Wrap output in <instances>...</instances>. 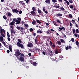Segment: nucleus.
Instances as JSON below:
<instances>
[{
  "label": "nucleus",
  "mask_w": 79,
  "mask_h": 79,
  "mask_svg": "<svg viewBox=\"0 0 79 79\" xmlns=\"http://www.w3.org/2000/svg\"><path fill=\"white\" fill-rule=\"evenodd\" d=\"M0 42H3V37L2 36L0 37Z\"/></svg>",
  "instance_id": "2eb2a0df"
},
{
  "label": "nucleus",
  "mask_w": 79,
  "mask_h": 79,
  "mask_svg": "<svg viewBox=\"0 0 79 79\" xmlns=\"http://www.w3.org/2000/svg\"><path fill=\"white\" fill-rule=\"evenodd\" d=\"M24 25L25 26V27H27L29 26H28V25H27V24L26 23L24 24Z\"/></svg>",
  "instance_id": "c03bdc74"
},
{
  "label": "nucleus",
  "mask_w": 79,
  "mask_h": 79,
  "mask_svg": "<svg viewBox=\"0 0 79 79\" xmlns=\"http://www.w3.org/2000/svg\"><path fill=\"white\" fill-rule=\"evenodd\" d=\"M54 7H55V8H60V6L57 5L55 6H54Z\"/></svg>",
  "instance_id": "4c0bfd02"
},
{
  "label": "nucleus",
  "mask_w": 79,
  "mask_h": 79,
  "mask_svg": "<svg viewBox=\"0 0 79 79\" xmlns=\"http://www.w3.org/2000/svg\"><path fill=\"white\" fill-rule=\"evenodd\" d=\"M45 2L47 4H50V0H46Z\"/></svg>",
  "instance_id": "f8f14e48"
},
{
  "label": "nucleus",
  "mask_w": 79,
  "mask_h": 79,
  "mask_svg": "<svg viewBox=\"0 0 79 79\" xmlns=\"http://www.w3.org/2000/svg\"><path fill=\"white\" fill-rule=\"evenodd\" d=\"M52 2L53 3H56V2H57V1H56V0H52Z\"/></svg>",
  "instance_id": "ea45409f"
},
{
  "label": "nucleus",
  "mask_w": 79,
  "mask_h": 79,
  "mask_svg": "<svg viewBox=\"0 0 79 79\" xmlns=\"http://www.w3.org/2000/svg\"><path fill=\"white\" fill-rule=\"evenodd\" d=\"M39 50H40L39 49H38L37 48H35V50L36 52H37V51L39 52Z\"/></svg>",
  "instance_id": "393cba45"
},
{
  "label": "nucleus",
  "mask_w": 79,
  "mask_h": 79,
  "mask_svg": "<svg viewBox=\"0 0 79 79\" xmlns=\"http://www.w3.org/2000/svg\"><path fill=\"white\" fill-rule=\"evenodd\" d=\"M48 52H50V53H51V54H50V53H49V52L48 54L51 56H52V53H53V52L52 51L50 50L49 49H48Z\"/></svg>",
  "instance_id": "39448f33"
},
{
  "label": "nucleus",
  "mask_w": 79,
  "mask_h": 79,
  "mask_svg": "<svg viewBox=\"0 0 79 79\" xmlns=\"http://www.w3.org/2000/svg\"><path fill=\"white\" fill-rule=\"evenodd\" d=\"M1 35L2 36V37H4V38L5 37V35L4 34H3V33L1 34Z\"/></svg>",
  "instance_id": "f704fd0d"
},
{
  "label": "nucleus",
  "mask_w": 79,
  "mask_h": 79,
  "mask_svg": "<svg viewBox=\"0 0 79 79\" xmlns=\"http://www.w3.org/2000/svg\"><path fill=\"white\" fill-rule=\"evenodd\" d=\"M55 53L56 54H58V49H56V50L55 51Z\"/></svg>",
  "instance_id": "c85d7f7f"
},
{
  "label": "nucleus",
  "mask_w": 79,
  "mask_h": 79,
  "mask_svg": "<svg viewBox=\"0 0 79 79\" xmlns=\"http://www.w3.org/2000/svg\"><path fill=\"white\" fill-rule=\"evenodd\" d=\"M20 56H22V57H24V55L23 54H22V53H20Z\"/></svg>",
  "instance_id": "79ce46f5"
},
{
  "label": "nucleus",
  "mask_w": 79,
  "mask_h": 79,
  "mask_svg": "<svg viewBox=\"0 0 79 79\" xmlns=\"http://www.w3.org/2000/svg\"><path fill=\"white\" fill-rule=\"evenodd\" d=\"M19 60L20 61H24V58L23 57L20 56L19 57Z\"/></svg>",
  "instance_id": "1a4fd4ad"
},
{
  "label": "nucleus",
  "mask_w": 79,
  "mask_h": 79,
  "mask_svg": "<svg viewBox=\"0 0 79 79\" xmlns=\"http://www.w3.org/2000/svg\"><path fill=\"white\" fill-rule=\"evenodd\" d=\"M10 32L11 34H15V31H14V30H12V29H10Z\"/></svg>",
  "instance_id": "a211bd4d"
},
{
  "label": "nucleus",
  "mask_w": 79,
  "mask_h": 79,
  "mask_svg": "<svg viewBox=\"0 0 79 79\" xmlns=\"http://www.w3.org/2000/svg\"><path fill=\"white\" fill-rule=\"evenodd\" d=\"M33 34L34 37H35V35H36V33H34Z\"/></svg>",
  "instance_id": "052dcab7"
},
{
  "label": "nucleus",
  "mask_w": 79,
  "mask_h": 79,
  "mask_svg": "<svg viewBox=\"0 0 79 79\" xmlns=\"http://www.w3.org/2000/svg\"><path fill=\"white\" fill-rule=\"evenodd\" d=\"M12 11L13 12V13H19V10H18L17 9H12Z\"/></svg>",
  "instance_id": "20e7f679"
},
{
  "label": "nucleus",
  "mask_w": 79,
  "mask_h": 79,
  "mask_svg": "<svg viewBox=\"0 0 79 79\" xmlns=\"http://www.w3.org/2000/svg\"><path fill=\"white\" fill-rule=\"evenodd\" d=\"M38 12L39 13L40 15L42 14V11H41L40 9H38Z\"/></svg>",
  "instance_id": "ddd939ff"
},
{
  "label": "nucleus",
  "mask_w": 79,
  "mask_h": 79,
  "mask_svg": "<svg viewBox=\"0 0 79 79\" xmlns=\"http://www.w3.org/2000/svg\"><path fill=\"white\" fill-rule=\"evenodd\" d=\"M43 54V55H45L46 54H45V52L43 51L42 52Z\"/></svg>",
  "instance_id": "e2e57ef3"
},
{
  "label": "nucleus",
  "mask_w": 79,
  "mask_h": 79,
  "mask_svg": "<svg viewBox=\"0 0 79 79\" xmlns=\"http://www.w3.org/2000/svg\"><path fill=\"white\" fill-rule=\"evenodd\" d=\"M17 22V23H15V24H16V25H18V24H19L21 23V21H19V20H18V21L17 22Z\"/></svg>",
  "instance_id": "412c9836"
},
{
  "label": "nucleus",
  "mask_w": 79,
  "mask_h": 79,
  "mask_svg": "<svg viewBox=\"0 0 79 79\" xmlns=\"http://www.w3.org/2000/svg\"><path fill=\"white\" fill-rule=\"evenodd\" d=\"M75 26L76 27H78V25L76 23H75Z\"/></svg>",
  "instance_id": "69168bd1"
},
{
  "label": "nucleus",
  "mask_w": 79,
  "mask_h": 79,
  "mask_svg": "<svg viewBox=\"0 0 79 79\" xmlns=\"http://www.w3.org/2000/svg\"><path fill=\"white\" fill-rule=\"evenodd\" d=\"M76 33H79V29H76Z\"/></svg>",
  "instance_id": "09e8293b"
},
{
  "label": "nucleus",
  "mask_w": 79,
  "mask_h": 79,
  "mask_svg": "<svg viewBox=\"0 0 79 79\" xmlns=\"http://www.w3.org/2000/svg\"><path fill=\"white\" fill-rule=\"evenodd\" d=\"M50 46L52 47H55V43H53V44H52V42L51 41H50Z\"/></svg>",
  "instance_id": "7ed1b4c3"
},
{
  "label": "nucleus",
  "mask_w": 79,
  "mask_h": 79,
  "mask_svg": "<svg viewBox=\"0 0 79 79\" xmlns=\"http://www.w3.org/2000/svg\"><path fill=\"white\" fill-rule=\"evenodd\" d=\"M27 46L29 47H33V44L31 43H28Z\"/></svg>",
  "instance_id": "0eeeda50"
},
{
  "label": "nucleus",
  "mask_w": 79,
  "mask_h": 79,
  "mask_svg": "<svg viewBox=\"0 0 79 79\" xmlns=\"http://www.w3.org/2000/svg\"><path fill=\"white\" fill-rule=\"evenodd\" d=\"M76 44L77 45V47H79V42H78V41H76Z\"/></svg>",
  "instance_id": "f3484780"
},
{
  "label": "nucleus",
  "mask_w": 79,
  "mask_h": 79,
  "mask_svg": "<svg viewBox=\"0 0 79 79\" xmlns=\"http://www.w3.org/2000/svg\"><path fill=\"white\" fill-rule=\"evenodd\" d=\"M37 33H38L39 34H42V32L40 30H38L37 31Z\"/></svg>",
  "instance_id": "cd10ccee"
},
{
  "label": "nucleus",
  "mask_w": 79,
  "mask_h": 79,
  "mask_svg": "<svg viewBox=\"0 0 79 79\" xmlns=\"http://www.w3.org/2000/svg\"><path fill=\"white\" fill-rule=\"evenodd\" d=\"M71 48H72V47H71V46H69V47L67 46L66 47H65V49L67 50H68V49H71Z\"/></svg>",
  "instance_id": "9b49d317"
},
{
  "label": "nucleus",
  "mask_w": 79,
  "mask_h": 79,
  "mask_svg": "<svg viewBox=\"0 0 79 79\" xmlns=\"http://www.w3.org/2000/svg\"><path fill=\"white\" fill-rule=\"evenodd\" d=\"M33 29L32 28H31L30 29V32H32V31H33Z\"/></svg>",
  "instance_id": "4d7b16f0"
},
{
  "label": "nucleus",
  "mask_w": 79,
  "mask_h": 79,
  "mask_svg": "<svg viewBox=\"0 0 79 79\" xmlns=\"http://www.w3.org/2000/svg\"><path fill=\"white\" fill-rule=\"evenodd\" d=\"M10 37H7V40L8 41H9V42H10V40H11V39Z\"/></svg>",
  "instance_id": "37998d69"
},
{
  "label": "nucleus",
  "mask_w": 79,
  "mask_h": 79,
  "mask_svg": "<svg viewBox=\"0 0 79 79\" xmlns=\"http://www.w3.org/2000/svg\"><path fill=\"white\" fill-rule=\"evenodd\" d=\"M31 13L32 16H35V15H36V14H37V13H36L34 11H31Z\"/></svg>",
  "instance_id": "6e6552de"
},
{
  "label": "nucleus",
  "mask_w": 79,
  "mask_h": 79,
  "mask_svg": "<svg viewBox=\"0 0 79 79\" xmlns=\"http://www.w3.org/2000/svg\"><path fill=\"white\" fill-rule=\"evenodd\" d=\"M7 37H10V34H9V33H8V32L7 31Z\"/></svg>",
  "instance_id": "473e14b6"
},
{
  "label": "nucleus",
  "mask_w": 79,
  "mask_h": 79,
  "mask_svg": "<svg viewBox=\"0 0 79 79\" xmlns=\"http://www.w3.org/2000/svg\"><path fill=\"white\" fill-rule=\"evenodd\" d=\"M35 42H37L38 40H37V38H35Z\"/></svg>",
  "instance_id": "13d9d810"
},
{
  "label": "nucleus",
  "mask_w": 79,
  "mask_h": 79,
  "mask_svg": "<svg viewBox=\"0 0 79 79\" xmlns=\"http://www.w3.org/2000/svg\"><path fill=\"white\" fill-rule=\"evenodd\" d=\"M57 22H58V23H61V21H60V20H56Z\"/></svg>",
  "instance_id": "864d4df0"
},
{
  "label": "nucleus",
  "mask_w": 79,
  "mask_h": 79,
  "mask_svg": "<svg viewBox=\"0 0 79 79\" xmlns=\"http://www.w3.org/2000/svg\"><path fill=\"white\" fill-rule=\"evenodd\" d=\"M18 41L19 42H17V45L18 47H20L21 48H24V46L22 44L20 43L22 42V41H21V39H18Z\"/></svg>",
  "instance_id": "f257e3e1"
},
{
  "label": "nucleus",
  "mask_w": 79,
  "mask_h": 79,
  "mask_svg": "<svg viewBox=\"0 0 79 79\" xmlns=\"http://www.w3.org/2000/svg\"><path fill=\"white\" fill-rule=\"evenodd\" d=\"M75 32H76V29H74L73 31V34H74L75 33Z\"/></svg>",
  "instance_id": "58836bf2"
},
{
  "label": "nucleus",
  "mask_w": 79,
  "mask_h": 79,
  "mask_svg": "<svg viewBox=\"0 0 79 79\" xmlns=\"http://www.w3.org/2000/svg\"><path fill=\"white\" fill-rule=\"evenodd\" d=\"M19 14L21 15V14L22 13V11L21 10H20L19 11Z\"/></svg>",
  "instance_id": "bf43d9fd"
},
{
  "label": "nucleus",
  "mask_w": 79,
  "mask_h": 79,
  "mask_svg": "<svg viewBox=\"0 0 79 79\" xmlns=\"http://www.w3.org/2000/svg\"><path fill=\"white\" fill-rule=\"evenodd\" d=\"M32 64L34 65V66H36V65H37V63L36 62H34Z\"/></svg>",
  "instance_id": "c756f323"
},
{
  "label": "nucleus",
  "mask_w": 79,
  "mask_h": 79,
  "mask_svg": "<svg viewBox=\"0 0 79 79\" xmlns=\"http://www.w3.org/2000/svg\"><path fill=\"white\" fill-rule=\"evenodd\" d=\"M69 2L70 3H73V0H69Z\"/></svg>",
  "instance_id": "de8ad7c7"
},
{
  "label": "nucleus",
  "mask_w": 79,
  "mask_h": 79,
  "mask_svg": "<svg viewBox=\"0 0 79 79\" xmlns=\"http://www.w3.org/2000/svg\"><path fill=\"white\" fill-rule=\"evenodd\" d=\"M36 22H37V23L39 24H41V23H42V22L40 21V20H36Z\"/></svg>",
  "instance_id": "bb28decb"
},
{
  "label": "nucleus",
  "mask_w": 79,
  "mask_h": 79,
  "mask_svg": "<svg viewBox=\"0 0 79 79\" xmlns=\"http://www.w3.org/2000/svg\"><path fill=\"white\" fill-rule=\"evenodd\" d=\"M70 8L73 9V5H71L70 6Z\"/></svg>",
  "instance_id": "8fccbe9b"
},
{
  "label": "nucleus",
  "mask_w": 79,
  "mask_h": 79,
  "mask_svg": "<svg viewBox=\"0 0 79 79\" xmlns=\"http://www.w3.org/2000/svg\"><path fill=\"white\" fill-rule=\"evenodd\" d=\"M45 44L47 47H49V45H48V43H47V42Z\"/></svg>",
  "instance_id": "603ef678"
},
{
  "label": "nucleus",
  "mask_w": 79,
  "mask_h": 79,
  "mask_svg": "<svg viewBox=\"0 0 79 79\" xmlns=\"http://www.w3.org/2000/svg\"><path fill=\"white\" fill-rule=\"evenodd\" d=\"M16 28L18 30H19V31H20L21 30V27H19L17 26L16 27Z\"/></svg>",
  "instance_id": "7c9ffc66"
},
{
  "label": "nucleus",
  "mask_w": 79,
  "mask_h": 79,
  "mask_svg": "<svg viewBox=\"0 0 79 79\" xmlns=\"http://www.w3.org/2000/svg\"><path fill=\"white\" fill-rule=\"evenodd\" d=\"M20 31L22 33H23L24 32V29H23V27H21V29H20Z\"/></svg>",
  "instance_id": "dca6fc26"
},
{
  "label": "nucleus",
  "mask_w": 79,
  "mask_h": 79,
  "mask_svg": "<svg viewBox=\"0 0 79 79\" xmlns=\"http://www.w3.org/2000/svg\"><path fill=\"white\" fill-rule=\"evenodd\" d=\"M71 41H72L73 42H74V39L73 38L71 39Z\"/></svg>",
  "instance_id": "3c124183"
},
{
  "label": "nucleus",
  "mask_w": 79,
  "mask_h": 79,
  "mask_svg": "<svg viewBox=\"0 0 79 79\" xmlns=\"http://www.w3.org/2000/svg\"><path fill=\"white\" fill-rule=\"evenodd\" d=\"M7 15L8 16H11L12 15V14L11 13L9 12L7 13Z\"/></svg>",
  "instance_id": "b1692460"
},
{
  "label": "nucleus",
  "mask_w": 79,
  "mask_h": 79,
  "mask_svg": "<svg viewBox=\"0 0 79 79\" xmlns=\"http://www.w3.org/2000/svg\"><path fill=\"white\" fill-rule=\"evenodd\" d=\"M30 63H31V64H33V62L32 61V60H31L30 61Z\"/></svg>",
  "instance_id": "680f3d73"
},
{
  "label": "nucleus",
  "mask_w": 79,
  "mask_h": 79,
  "mask_svg": "<svg viewBox=\"0 0 79 79\" xmlns=\"http://www.w3.org/2000/svg\"><path fill=\"white\" fill-rule=\"evenodd\" d=\"M28 55L29 56H31V53H28Z\"/></svg>",
  "instance_id": "774afa93"
},
{
  "label": "nucleus",
  "mask_w": 79,
  "mask_h": 79,
  "mask_svg": "<svg viewBox=\"0 0 79 79\" xmlns=\"http://www.w3.org/2000/svg\"><path fill=\"white\" fill-rule=\"evenodd\" d=\"M57 44L58 45H60L61 44V43L60 41H57Z\"/></svg>",
  "instance_id": "72a5a7b5"
},
{
  "label": "nucleus",
  "mask_w": 79,
  "mask_h": 79,
  "mask_svg": "<svg viewBox=\"0 0 79 79\" xmlns=\"http://www.w3.org/2000/svg\"><path fill=\"white\" fill-rule=\"evenodd\" d=\"M13 21L14 22H17L18 20V19H16V18H15L13 19Z\"/></svg>",
  "instance_id": "5701e85b"
},
{
  "label": "nucleus",
  "mask_w": 79,
  "mask_h": 79,
  "mask_svg": "<svg viewBox=\"0 0 79 79\" xmlns=\"http://www.w3.org/2000/svg\"><path fill=\"white\" fill-rule=\"evenodd\" d=\"M32 10L34 11H35L36 10V9H35V7H33L32 8Z\"/></svg>",
  "instance_id": "aec40b11"
},
{
  "label": "nucleus",
  "mask_w": 79,
  "mask_h": 79,
  "mask_svg": "<svg viewBox=\"0 0 79 79\" xmlns=\"http://www.w3.org/2000/svg\"><path fill=\"white\" fill-rule=\"evenodd\" d=\"M3 18L4 19L6 20V19H7V17H6V16H3Z\"/></svg>",
  "instance_id": "a19ab883"
},
{
  "label": "nucleus",
  "mask_w": 79,
  "mask_h": 79,
  "mask_svg": "<svg viewBox=\"0 0 79 79\" xmlns=\"http://www.w3.org/2000/svg\"><path fill=\"white\" fill-rule=\"evenodd\" d=\"M3 32H4V34H5V30L3 29H1L0 30V33L1 34H3Z\"/></svg>",
  "instance_id": "423d86ee"
},
{
  "label": "nucleus",
  "mask_w": 79,
  "mask_h": 79,
  "mask_svg": "<svg viewBox=\"0 0 79 79\" xmlns=\"http://www.w3.org/2000/svg\"><path fill=\"white\" fill-rule=\"evenodd\" d=\"M56 15H57V16H60L61 17V16H62V14H57Z\"/></svg>",
  "instance_id": "4be33fe9"
},
{
  "label": "nucleus",
  "mask_w": 79,
  "mask_h": 79,
  "mask_svg": "<svg viewBox=\"0 0 79 79\" xmlns=\"http://www.w3.org/2000/svg\"><path fill=\"white\" fill-rule=\"evenodd\" d=\"M20 52L19 50H16L15 53V56L18 57V56H19L20 55Z\"/></svg>",
  "instance_id": "f03ea898"
},
{
  "label": "nucleus",
  "mask_w": 79,
  "mask_h": 79,
  "mask_svg": "<svg viewBox=\"0 0 79 79\" xmlns=\"http://www.w3.org/2000/svg\"><path fill=\"white\" fill-rule=\"evenodd\" d=\"M9 47V48L10 51V52H13V51L12 50V46L11 45H9L8 46Z\"/></svg>",
  "instance_id": "9d476101"
},
{
  "label": "nucleus",
  "mask_w": 79,
  "mask_h": 79,
  "mask_svg": "<svg viewBox=\"0 0 79 79\" xmlns=\"http://www.w3.org/2000/svg\"><path fill=\"white\" fill-rule=\"evenodd\" d=\"M70 26H71V27H73V24L71 22L70 23Z\"/></svg>",
  "instance_id": "0e129e2a"
},
{
  "label": "nucleus",
  "mask_w": 79,
  "mask_h": 79,
  "mask_svg": "<svg viewBox=\"0 0 79 79\" xmlns=\"http://www.w3.org/2000/svg\"><path fill=\"white\" fill-rule=\"evenodd\" d=\"M4 45L5 47H6V48H8V46H7V45L6 44V43H5L4 44Z\"/></svg>",
  "instance_id": "5fc2aeb1"
},
{
  "label": "nucleus",
  "mask_w": 79,
  "mask_h": 79,
  "mask_svg": "<svg viewBox=\"0 0 79 79\" xmlns=\"http://www.w3.org/2000/svg\"><path fill=\"white\" fill-rule=\"evenodd\" d=\"M17 20L19 21H21V18L19 17V18H17Z\"/></svg>",
  "instance_id": "c9c22d12"
},
{
  "label": "nucleus",
  "mask_w": 79,
  "mask_h": 79,
  "mask_svg": "<svg viewBox=\"0 0 79 79\" xmlns=\"http://www.w3.org/2000/svg\"><path fill=\"white\" fill-rule=\"evenodd\" d=\"M22 5H25V3H24V2L23 1L22 2Z\"/></svg>",
  "instance_id": "6e6d98bb"
},
{
  "label": "nucleus",
  "mask_w": 79,
  "mask_h": 79,
  "mask_svg": "<svg viewBox=\"0 0 79 79\" xmlns=\"http://www.w3.org/2000/svg\"><path fill=\"white\" fill-rule=\"evenodd\" d=\"M32 24H33L34 25V24H35L36 23V21H34L32 22Z\"/></svg>",
  "instance_id": "e433bc0d"
},
{
  "label": "nucleus",
  "mask_w": 79,
  "mask_h": 79,
  "mask_svg": "<svg viewBox=\"0 0 79 79\" xmlns=\"http://www.w3.org/2000/svg\"><path fill=\"white\" fill-rule=\"evenodd\" d=\"M60 9L62 11H64V8H63V7L62 6L61 7H60Z\"/></svg>",
  "instance_id": "a878e982"
},
{
  "label": "nucleus",
  "mask_w": 79,
  "mask_h": 79,
  "mask_svg": "<svg viewBox=\"0 0 79 79\" xmlns=\"http://www.w3.org/2000/svg\"><path fill=\"white\" fill-rule=\"evenodd\" d=\"M66 3L67 5H69V2L68 1H67V0L66 1Z\"/></svg>",
  "instance_id": "a18cd8bd"
},
{
  "label": "nucleus",
  "mask_w": 79,
  "mask_h": 79,
  "mask_svg": "<svg viewBox=\"0 0 79 79\" xmlns=\"http://www.w3.org/2000/svg\"><path fill=\"white\" fill-rule=\"evenodd\" d=\"M60 41L62 43H65V41L63 39H60Z\"/></svg>",
  "instance_id": "6ab92c4d"
},
{
  "label": "nucleus",
  "mask_w": 79,
  "mask_h": 79,
  "mask_svg": "<svg viewBox=\"0 0 79 79\" xmlns=\"http://www.w3.org/2000/svg\"><path fill=\"white\" fill-rule=\"evenodd\" d=\"M15 23V22L13 21L12 22L10 23L9 24L10 25H13Z\"/></svg>",
  "instance_id": "4468645a"
},
{
  "label": "nucleus",
  "mask_w": 79,
  "mask_h": 79,
  "mask_svg": "<svg viewBox=\"0 0 79 79\" xmlns=\"http://www.w3.org/2000/svg\"><path fill=\"white\" fill-rule=\"evenodd\" d=\"M54 24L56 26H58V24L56 23V22H53Z\"/></svg>",
  "instance_id": "2f4dec72"
},
{
  "label": "nucleus",
  "mask_w": 79,
  "mask_h": 79,
  "mask_svg": "<svg viewBox=\"0 0 79 79\" xmlns=\"http://www.w3.org/2000/svg\"><path fill=\"white\" fill-rule=\"evenodd\" d=\"M69 17L70 18H73V15L71 14H69Z\"/></svg>",
  "instance_id": "49530a36"
},
{
  "label": "nucleus",
  "mask_w": 79,
  "mask_h": 79,
  "mask_svg": "<svg viewBox=\"0 0 79 79\" xmlns=\"http://www.w3.org/2000/svg\"><path fill=\"white\" fill-rule=\"evenodd\" d=\"M74 36H75V37H77V34H74Z\"/></svg>",
  "instance_id": "338daca9"
}]
</instances>
